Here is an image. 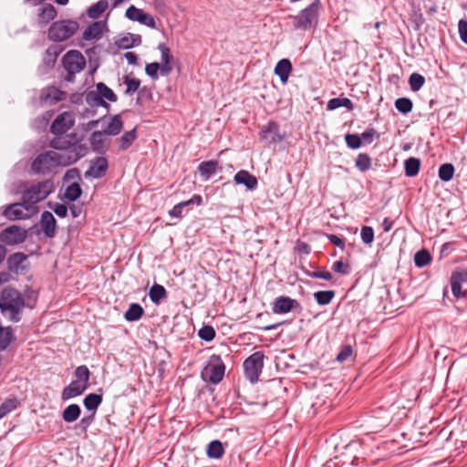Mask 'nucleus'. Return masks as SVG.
Listing matches in <instances>:
<instances>
[{
    "label": "nucleus",
    "mask_w": 467,
    "mask_h": 467,
    "mask_svg": "<svg viewBox=\"0 0 467 467\" xmlns=\"http://www.w3.org/2000/svg\"><path fill=\"white\" fill-rule=\"evenodd\" d=\"M78 137L71 132L65 137H54L49 141V147L55 150L39 153L32 161L31 170L36 174H49L59 166H69L76 163L88 152V146Z\"/></svg>",
    "instance_id": "f257e3e1"
},
{
    "label": "nucleus",
    "mask_w": 467,
    "mask_h": 467,
    "mask_svg": "<svg viewBox=\"0 0 467 467\" xmlns=\"http://www.w3.org/2000/svg\"><path fill=\"white\" fill-rule=\"evenodd\" d=\"M33 308L34 306L26 304L21 293L14 287H5L0 295V310L2 314L12 322H19L21 312L25 307Z\"/></svg>",
    "instance_id": "f03ea898"
},
{
    "label": "nucleus",
    "mask_w": 467,
    "mask_h": 467,
    "mask_svg": "<svg viewBox=\"0 0 467 467\" xmlns=\"http://www.w3.org/2000/svg\"><path fill=\"white\" fill-rule=\"evenodd\" d=\"M322 8L321 1L314 0L297 15L292 16L294 29L308 31L313 27L315 28L317 26Z\"/></svg>",
    "instance_id": "7ed1b4c3"
},
{
    "label": "nucleus",
    "mask_w": 467,
    "mask_h": 467,
    "mask_svg": "<svg viewBox=\"0 0 467 467\" xmlns=\"http://www.w3.org/2000/svg\"><path fill=\"white\" fill-rule=\"evenodd\" d=\"M54 189L51 180H45L31 185L22 194L23 207L29 210L34 204L45 200Z\"/></svg>",
    "instance_id": "20e7f679"
},
{
    "label": "nucleus",
    "mask_w": 467,
    "mask_h": 467,
    "mask_svg": "<svg viewBox=\"0 0 467 467\" xmlns=\"http://www.w3.org/2000/svg\"><path fill=\"white\" fill-rule=\"evenodd\" d=\"M79 24L75 20L62 19L51 24L47 37L53 42H63L69 39L78 29Z\"/></svg>",
    "instance_id": "39448f33"
},
{
    "label": "nucleus",
    "mask_w": 467,
    "mask_h": 467,
    "mask_svg": "<svg viewBox=\"0 0 467 467\" xmlns=\"http://www.w3.org/2000/svg\"><path fill=\"white\" fill-rule=\"evenodd\" d=\"M265 355L263 351H256L250 355L244 361V371L246 379L254 384L258 381L259 376L264 368Z\"/></svg>",
    "instance_id": "423d86ee"
},
{
    "label": "nucleus",
    "mask_w": 467,
    "mask_h": 467,
    "mask_svg": "<svg viewBox=\"0 0 467 467\" xmlns=\"http://www.w3.org/2000/svg\"><path fill=\"white\" fill-rule=\"evenodd\" d=\"M225 365L220 355L213 354L208 360L206 371H202V378L212 384H218L224 377Z\"/></svg>",
    "instance_id": "0eeeda50"
},
{
    "label": "nucleus",
    "mask_w": 467,
    "mask_h": 467,
    "mask_svg": "<svg viewBox=\"0 0 467 467\" xmlns=\"http://www.w3.org/2000/svg\"><path fill=\"white\" fill-rule=\"evenodd\" d=\"M260 140L268 147L283 141L285 139V132H280V126L276 121L270 120L259 132Z\"/></svg>",
    "instance_id": "6e6552de"
},
{
    "label": "nucleus",
    "mask_w": 467,
    "mask_h": 467,
    "mask_svg": "<svg viewBox=\"0 0 467 467\" xmlns=\"http://www.w3.org/2000/svg\"><path fill=\"white\" fill-rule=\"evenodd\" d=\"M75 124V117L72 112L65 111L60 113L53 120L50 126V132L56 135L55 137H65Z\"/></svg>",
    "instance_id": "1a4fd4ad"
},
{
    "label": "nucleus",
    "mask_w": 467,
    "mask_h": 467,
    "mask_svg": "<svg viewBox=\"0 0 467 467\" xmlns=\"http://www.w3.org/2000/svg\"><path fill=\"white\" fill-rule=\"evenodd\" d=\"M302 309L301 304L296 299L286 296H280L272 302V312L276 315H285L291 311L299 314Z\"/></svg>",
    "instance_id": "9d476101"
},
{
    "label": "nucleus",
    "mask_w": 467,
    "mask_h": 467,
    "mask_svg": "<svg viewBox=\"0 0 467 467\" xmlns=\"http://www.w3.org/2000/svg\"><path fill=\"white\" fill-rule=\"evenodd\" d=\"M62 65L65 70L72 75L84 69L86 59L78 50H69L63 56Z\"/></svg>",
    "instance_id": "9b49d317"
},
{
    "label": "nucleus",
    "mask_w": 467,
    "mask_h": 467,
    "mask_svg": "<svg viewBox=\"0 0 467 467\" xmlns=\"http://www.w3.org/2000/svg\"><path fill=\"white\" fill-rule=\"evenodd\" d=\"M27 237V231L18 225H10L0 233V242L7 245L22 244Z\"/></svg>",
    "instance_id": "f8f14e48"
},
{
    "label": "nucleus",
    "mask_w": 467,
    "mask_h": 467,
    "mask_svg": "<svg viewBox=\"0 0 467 467\" xmlns=\"http://www.w3.org/2000/svg\"><path fill=\"white\" fill-rule=\"evenodd\" d=\"M451 293L456 299L467 298V269L453 271L450 278Z\"/></svg>",
    "instance_id": "ddd939ff"
},
{
    "label": "nucleus",
    "mask_w": 467,
    "mask_h": 467,
    "mask_svg": "<svg viewBox=\"0 0 467 467\" xmlns=\"http://www.w3.org/2000/svg\"><path fill=\"white\" fill-rule=\"evenodd\" d=\"M125 16L131 21H137L150 28H156L154 17L150 14L145 13L142 9L137 8L134 5H130L127 8Z\"/></svg>",
    "instance_id": "4468645a"
},
{
    "label": "nucleus",
    "mask_w": 467,
    "mask_h": 467,
    "mask_svg": "<svg viewBox=\"0 0 467 467\" xmlns=\"http://www.w3.org/2000/svg\"><path fill=\"white\" fill-rule=\"evenodd\" d=\"M109 169V161L106 157L99 156L94 158L90 161V166L88 171H85L86 178L99 179L105 176Z\"/></svg>",
    "instance_id": "2eb2a0df"
},
{
    "label": "nucleus",
    "mask_w": 467,
    "mask_h": 467,
    "mask_svg": "<svg viewBox=\"0 0 467 467\" xmlns=\"http://www.w3.org/2000/svg\"><path fill=\"white\" fill-rule=\"evenodd\" d=\"M234 182L237 185H244L250 192L255 191L258 187L257 178L245 170L237 171L234 176Z\"/></svg>",
    "instance_id": "dca6fc26"
},
{
    "label": "nucleus",
    "mask_w": 467,
    "mask_h": 467,
    "mask_svg": "<svg viewBox=\"0 0 467 467\" xmlns=\"http://www.w3.org/2000/svg\"><path fill=\"white\" fill-rule=\"evenodd\" d=\"M198 172L202 181L207 182L212 176H213L216 172L222 171V167L219 165V162L215 160L204 161H202L198 165Z\"/></svg>",
    "instance_id": "f3484780"
},
{
    "label": "nucleus",
    "mask_w": 467,
    "mask_h": 467,
    "mask_svg": "<svg viewBox=\"0 0 467 467\" xmlns=\"http://www.w3.org/2000/svg\"><path fill=\"white\" fill-rule=\"evenodd\" d=\"M40 225L46 237L53 238L57 234V220L48 211H44L40 218Z\"/></svg>",
    "instance_id": "a211bd4d"
},
{
    "label": "nucleus",
    "mask_w": 467,
    "mask_h": 467,
    "mask_svg": "<svg viewBox=\"0 0 467 467\" xmlns=\"http://www.w3.org/2000/svg\"><path fill=\"white\" fill-rule=\"evenodd\" d=\"M292 70L293 65L290 59L282 58L276 63L274 73L279 78L283 85H286Z\"/></svg>",
    "instance_id": "6ab92c4d"
},
{
    "label": "nucleus",
    "mask_w": 467,
    "mask_h": 467,
    "mask_svg": "<svg viewBox=\"0 0 467 467\" xmlns=\"http://www.w3.org/2000/svg\"><path fill=\"white\" fill-rule=\"evenodd\" d=\"M104 132L95 130L89 137V143L94 152L99 154H105L108 150V147L105 145Z\"/></svg>",
    "instance_id": "aec40b11"
},
{
    "label": "nucleus",
    "mask_w": 467,
    "mask_h": 467,
    "mask_svg": "<svg viewBox=\"0 0 467 467\" xmlns=\"http://www.w3.org/2000/svg\"><path fill=\"white\" fill-rule=\"evenodd\" d=\"M88 388L84 387L80 383L76 382L75 380L71 381L70 384L66 386L61 392V400H67L69 399L80 396L83 394Z\"/></svg>",
    "instance_id": "412c9836"
},
{
    "label": "nucleus",
    "mask_w": 467,
    "mask_h": 467,
    "mask_svg": "<svg viewBox=\"0 0 467 467\" xmlns=\"http://www.w3.org/2000/svg\"><path fill=\"white\" fill-rule=\"evenodd\" d=\"M40 98L47 102L57 103L66 99V92L51 86L42 91Z\"/></svg>",
    "instance_id": "4be33fe9"
},
{
    "label": "nucleus",
    "mask_w": 467,
    "mask_h": 467,
    "mask_svg": "<svg viewBox=\"0 0 467 467\" xmlns=\"http://www.w3.org/2000/svg\"><path fill=\"white\" fill-rule=\"evenodd\" d=\"M141 43V36L140 35H133L127 33L126 35L119 36L115 44L119 48L129 49L133 47L139 46Z\"/></svg>",
    "instance_id": "5701e85b"
},
{
    "label": "nucleus",
    "mask_w": 467,
    "mask_h": 467,
    "mask_svg": "<svg viewBox=\"0 0 467 467\" xmlns=\"http://www.w3.org/2000/svg\"><path fill=\"white\" fill-rule=\"evenodd\" d=\"M104 26L105 24L101 21L93 22L84 30L82 38L87 41L99 38L102 35Z\"/></svg>",
    "instance_id": "b1692460"
},
{
    "label": "nucleus",
    "mask_w": 467,
    "mask_h": 467,
    "mask_svg": "<svg viewBox=\"0 0 467 467\" xmlns=\"http://www.w3.org/2000/svg\"><path fill=\"white\" fill-rule=\"evenodd\" d=\"M57 12L52 4L44 5L38 12L37 19L39 24L47 25L49 22L55 19Z\"/></svg>",
    "instance_id": "393cba45"
},
{
    "label": "nucleus",
    "mask_w": 467,
    "mask_h": 467,
    "mask_svg": "<svg viewBox=\"0 0 467 467\" xmlns=\"http://www.w3.org/2000/svg\"><path fill=\"white\" fill-rule=\"evenodd\" d=\"M421 161L420 158L410 157L404 161V174L409 178L415 177L420 171Z\"/></svg>",
    "instance_id": "a878e982"
},
{
    "label": "nucleus",
    "mask_w": 467,
    "mask_h": 467,
    "mask_svg": "<svg viewBox=\"0 0 467 467\" xmlns=\"http://www.w3.org/2000/svg\"><path fill=\"white\" fill-rule=\"evenodd\" d=\"M202 203V197L200 194H193L189 200L177 202V218L182 216L183 209L187 211L200 206Z\"/></svg>",
    "instance_id": "bb28decb"
},
{
    "label": "nucleus",
    "mask_w": 467,
    "mask_h": 467,
    "mask_svg": "<svg viewBox=\"0 0 467 467\" xmlns=\"http://www.w3.org/2000/svg\"><path fill=\"white\" fill-rule=\"evenodd\" d=\"M224 453L223 442L219 440L210 441L206 447V455L209 459L219 460Z\"/></svg>",
    "instance_id": "cd10ccee"
},
{
    "label": "nucleus",
    "mask_w": 467,
    "mask_h": 467,
    "mask_svg": "<svg viewBox=\"0 0 467 467\" xmlns=\"http://www.w3.org/2000/svg\"><path fill=\"white\" fill-rule=\"evenodd\" d=\"M102 400H103V396L102 394H99V393H89L88 394L84 400H83V404H84V407L88 410V411H91L93 413H96L98 408L99 407V405L102 403Z\"/></svg>",
    "instance_id": "c85d7f7f"
},
{
    "label": "nucleus",
    "mask_w": 467,
    "mask_h": 467,
    "mask_svg": "<svg viewBox=\"0 0 467 467\" xmlns=\"http://www.w3.org/2000/svg\"><path fill=\"white\" fill-rule=\"evenodd\" d=\"M123 129V121L120 115L117 114L111 117L110 122L103 130L105 135L116 136L120 133Z\"/></svg>",
    "instance_id": "c756f323"
},
{
    "label": "nucleus",
    "mask_w": 467,
    "mask_h": 467,
    "mask_svg": "<svg viewBox=\"0 0 467 467\" xmlns=\"http://www.w3.org/2000/svg\"><path fill=\"white\" fill-rule=\"evenodd\" d=\"M137 128L132 129L131 130L124 132L121 137L119 138V151H124L127 150L133 142L137 140Z\"/></svg>",
    "instance_id": "7c9ffc66"
},
{
    "label": "nucleus",
    "mask_w": 467,
    "mask_h": 467,
    "mask_svg": "<svg viewBox=\"0 0 467 467\" xmlns=\"http://www.w3.org/2000/svg\"><path fill=\"white\" fill-rule=\"evenodd\" d=\"M91 372L86 365H80L76 368L74 371V377L76 378L75 381L80 383L86 388L89 387V379H90Z\"/></svg>",
    "instance_id": "2f4dec72"
},
{
    "label": "nucleus",
    "mask_w": 467,
    "mask_h": 467,
    "mask_svg": "<svg viewBox=\"0 0 467 467\" xmlns=\"http://www.w3.org/2000/svg\"><path fill=\"white\" fill-rule=\"evenodd\" d=\"M81 414V409L78 404H70L62 411V419L67 423L76 421Z\"/></svg>",
    "instance_id": "473e14b6"
},
{
    "label": "nucleus",
    "mask_w": 467,
    "mask_h": 467,
    "mask_svg": "<svg viewBox=\"0 0 467 467\" xmlns=\"http://www.w3.org/2000/svg\"><path fill=\"white\" fill-rule=\"evenodd\" d=\"M340 107L346 108L348 110L351 111L354 109L353 102L348 98H333L327 101V110H335Z\"/></svg>",
    "instance_id": "72a5a7b5"
},
{
    "label": "nucleus",
    "mask_w": 467,
    "mask_h": 467,
    "mask_svg": "<svg viewBox=\"0 0 467 467\" xmlns=\"http://www.w3.org/2000/svg\"><path fill=\"white\" fill-rule=\"evenodd\" d=\"M144 313V309L140 304L132 303L125 312L124 317L129 322H135L140 320L143 317Z\"/></svg>",
    "instance_id": "f704fd0d"
},
{
    "label": "nucleus",
    "mask_w": 467,
    "mask_h": 467,
    "mask_svg": "<svg viewBox=\"0 0 467 467\" xmlns=\"http://www.w3.org/2000/svg\"><path fill=\"white\" fill-rule=\"evenodd\" d=\"M26 258L27 256L21 252L12 254L6 260L7 269L10 272L17 273L20 265Z\"/></svg>",
    "instance_id": "c9c22d12"
},
{
    "label": "nucleus",
    "mask_w": 467,
    "mask_h": 467,
    "mask_svg": "<svg viewBox=\"0 0 467 467\" xmlns=\"http://www.w3.org/2000/svg\"><path fill=\"white\" fill-rule=\"evenodd\" d=\"M21 206H23V202L8 205L4 212V215L9 220H20L26 218V214L23 213L22 209H20Z\"/></svg>",
    "instance_id": "e433bc0d"
},
{
    "label": "nucleus",
    "mask_w": 467,
    "mask_h": 467,
    "mask_svg": "<svg viewBox=\"0 0 467 467\" xmlns=\"http://www.w3.org/2000/svg\"><path fill=\"white\" fill-rule=\"evenodd\" d=\"M336 296L334 290H320L313 294L314 299L319 306L329 305Z\"/></svg>",
    "instance_id": "4c0bfd02"
},
{
    "label": "nucleus",
    "mask_w": 467,
    "mask_h": 467,
    "mask_svg": "<svg viewBox=\"0 0 467 467\" xmlns=\"http://www.w3.org/2000/svg\"><path fill=\"white\" fill-rule=\"evenodd\" d=\"M431 260L432 256L431 253L425 248L420 249L414 254V265L418 268L425 267L431 264Z\"/></svg>",
    "instance_id": "58836bf2"
},
{
    "label": "nucleus",
    "mask_w": 467,
    "mask_h": 467,
    "mask_svg": "<svg viewBox=\"0 0 467 467\" xmlns=\"http://www.w3.org/2000/svg\"><path fill=\"white\" fill-rule=\"evenodd\" d=\"M62 49L57 46H50L45 52L43 62L47 67H54Z\"/></svg>",
    "instance_id": "ea45409f"
},
{
    "label": "nucleus",
    "mask_w": 467,
    "mask_h": 467,
    "mask_svg": "<svg viewBox=\"0 0 467 467\" xmlns=\"http://www.w3.org/2000/svg\"><path fill=\"white\" fill-rule=\"evenodd\" d=\"M149 296L154 304L158 305L167 296V292L161 285L154 284L150 289Z\"/></svg>",
    "instance_id": "a19ab883"
},
{
    "label": "nucleus",
    "mask_w": 467,
    "mask_h": 467,
    "mask_svg": "<svg viewBox=\"0 0 467 467\" xmlns=\"http://www.w3.org/2000/svg\"><path fill=\"white\" fill-rule=\"evenodd\" d=\"M82 189L78 182H72L66 189L64 198L69 202L78 200L82 195Z\"/></svg>",
    "instance_id": "79ce46f5"
},
{
    "label": "nucleus",
    "mask_w": 467,
    "mask_h": 467,
    "mask_svg": "<svg viewBox=\"0 0 467 467\" xmlns=\"http://www.w3.org/2000/svg\"><path fill=\"white\" fill-rule=\"evenodd\" d=\"M455 168L451 163H443L439 167L438 176L441 182H448L452 180Z\"/></svg>",
    "instance_id": "37998d69"
},
{
    "label": "nucleus",
    "mask_w": 467,
    "mask_h": 467,
    "mask_svg": "<svg viewBox=\"0 0 467 467\" xmlns=\"http://www.w3.org/2000/svg\"><path fill=\"white\" fill-rule=\"evenodd\" d=\"M394 106L400 113L407 115L411 112L413 109V102L410 98L401 97L395 100Z\"/></svg>",
    "instance_id": "c03bdc74"
},
{
    "label": "nucleus",
    "mask_w": 467,
    "mask_h": 467,
    "mask_svg": "<svg viewBox=\"0 0 467 467\" xmlns=\"http://www.w3.org/2000/svg\"><path fill=\"white\" fill-rule=\"evenodd\" d=\"M86 101L89 105L100 106L106 109H109L110 107L107 101L101 99V96L97 88L86 94Z\"/></svg>",
    "instance_id": "a18cd8bd"
},
{
    "label": "nucleus",
    "mask_w": 467,
    "mask_h": 467,
    "mask_svg": "<svg viewBox=\"0 0 467 467\" xmlns=\"http://www.w3.org/2000/svg\"><path fill=\"white\" fill-rule=\"evenodd\" d=\"M371 163L372 160L368 153H359L355 160V167L361 172L368 171Z\"/></svg>",
    "instance_id": "49530a36"
},
{
    "label": "nucleus",
    "mask_w": 467,
    "mask_h": 467,
    "mask_svg": "<svg viewBox=\"0 0 467 467\" xmlns=\"http://www.w3.org/2000/svg\"><path fill=\"white\" fill-rule=\"evenodd\" d=\"M425 81L426 80H425L424 76H422L420 73L413 72L410 75L408 83H409L410 90L413 92H417L420 89H421V88L425 84Z\"/></svg>",
    "instance_id": "de8ad7c7"
},
{
    "label": "nucleus",
    "mask_w": 467,
    "mask_h": 467,
    "mask_svg": "<svg viewBox=\"0 0 467 467\" xmlns=\"http://www.w3.org/2000/svg\"><path fill=\"white\" fill-rule=\"evenodd\" d=\"M96 88L99 90V95L101 96V99H107L109 102H116L118 100L117 95L105 83L99 82L96 85Z\"/></svg>",
    "instance_id": "09e8293b"
},
{
    "label": "nucleus",
    "mask_w": 467,
    "mask_h": 467,
    "mask_svg": "<svg viewBox=\"0 0 467 467\" xmlns=\"http://www.w3.org/2000/svg\"><path fill=\"white\" fill-rule=\"evenodd\" d=\"M20 405V402L16 398L6 399L0 405V420L7 415L9 412L16 410Z\"/></svg>",
    "instance_id": "8fccbe9b"
},
{
    "label": "nucleus",
    "mask_w": 467,
    "mask_h": 467,
    "mask_svg": "<svg viewBox=\"0 0 467 467\" xmlns=\"http://www.w3.org/2000/svg\"><path fill=\"white\" fill-rule=\"evenodd\" d=\"M107 8L108 2L106 0H100L88 8V16L93 19L98 18Z\"/></svg>",
    "instance_id": "3c124183"
},
{
    "label": "nucleus",
    "mask_w": 467,
    "mask_h": 467,
    "mask_svg": "<svg viewBox=\"0 0 467 467\" xmlns=\"http://www.w3.org/2000/svg\"><path fill=\"white\" fill-rule=\"evenodd\" d=\"M302 272L307 277L316 278V279H323L326 281H333V275L328 271H325V270L309 271L303 267Z\"/></svg>",
    "instance_id": "603ef678"
},
{
    "label": "nucleus",
    "mask_w": 467,
    "mask_h": 467,
    "mask_svg": "<svg viewBox=\"0 0 467 467\" xmlns=\"http://www.w3.org/2000/svg\"><path fill=\"white\" fill-rule=\"evenodd\" d=\"M198 336L202 340L205 342H211L215 338L216 332L213 326L203 325L199 329Z\"/></svg>",
    "instance_id": "864d4df0"
},
{
    "label": "nucleus",
    "mask_w": 467,
    "mask_h": 467,
    "mask_svg": "<svg viewBox=\"0 0 467 467\" xmlns=\"http://www.w3.org/2000/svg\"><path fill=\"white\" fill-rule=\"evenodd\" d=\"M345 142L350 150H358L362 146L361 137L358 133H347L345 135Z\"/></svg>",
    "instance_id": "5fc2aeb1"
},
{
    "label": "nucleus",
    "mask_w": 467,
    "mask_h": 467,
    "mask_svg": "<svg viewBox=\"0 0 467 467\" xmlns=\"http://www.w3.org/2000/svg\"><path fill=\"white\" fill-rule=\"evenodd\" d=\"M375 234L371 226H362L360 230V238L366 245H371L374 241Z\"/></svg>",
    "instance_id": "6e6d98bb"
},
{
    "label": "nucleus",
    "mask_w": 467,
    "mask_h": 467,
    "mask_svg": "<svg viewBox=\"0 0 467 467\" xmlns=\"http://www.w3.org/2000/svg\"><path fill=\"white\" fill-rule=\"evenodd\" d=\"M331 269L339 275H348L351 273V266L348 263H345L342 260L335 261L331 266Z\"/></svg>",
    "instance_id": "4d7b16f0"
},
{
    "label": "nucleus",
    "mask_w": 467,
    "mask_h": 467,
    "mask_svg": "<svg viewBox=\"0 0 467 467\" xmlns=\"http://www.w3.org/2000/svg\"><path fill=\"white\" fill-rule=\"evenodd\" d=\"M95 414L91 412V414L84 416L80 421L76 425L75 429L79 430L80 433L86 434L88 427L93 423L95 419Z\"/></svg>",
    "instance_id": "13d9d810"
},
{
    "label": "nucleus",
    "mask_w": 467,
    "mask_h": 467,
    "mask_svg": "<svg viewBox=\"0 0 467 467\" xmlns=\"http://www.w3.org/2000/svg\"><path fill=\"white\" fill-rule=\"evenodd\" d=\"M123 82L127 86L125 94H131L136 92L140 86V80L139 78H130V76H125Z\"/></svg>",
    "instance_id": "bf43d9fd"
},
{
    "label": "nucleus",
    "mask_w": 467,
    "mask_h": 467,
    "mask_svg": "<svg viewBox=\"0 0 467 467\" xmlns=\"http://www.w3.org/2000/svg\"><path fill=\"white\" fill-rule=\"evenodd\" d=\"M362 144H370L375 139L379 138V134L374 128L366 129L361 134Z\"/></svg>",
    "instance_id": "052dcab7"
},
{
    "label": "nucleus",
    "mask_w": 467,
    "mask_h": 467,
    "mask_svg": "<svg viewBox=\"0 0 467 467\" xmlns=\"http://www.w3.org/2000/svg\"><path fill=\"white\" fill-rule=\"evenodd\" d=\"M47 206L51 208L54 213L60 218H65L67 216V206L65 203H53L49 202Z\"/></svg>",
    "instance_id": "680f3d73"
},
{
    "label": "nucleus",
    "mask_w": 467,
    "mask_h": 467,
    "mask_svg": "<svg viewBox=\"0 0 467 467\" xmlns=\"http://www.w3.org/2000/svg\"><path fill=\"white\" fill-rule=\"evenodd\" d=\"M353 353V348L350 345H344L341 347L339 352L337 353L336 357V360L337 362H344L346 361Z\"/></svg>",
    "instance_id": "e2e57ef3"
},
{
    "label": "nucleus",
    "mask_w": 467,
    "mask_h": 467,
    "mask_svg": "<svg viewBox=\"0 0 467 467\" xmlns=\"http://www.w3.org/2000/svg\"><path fill=\"white\" fill-rule=\"evenodd\" d=\"M324 234L332 244H334L335 246H337V248H339L342 251L345 250L346 244H345L344 238H341V237H339L336 234Z\"/></svg>",
    "instance_id": "0e129e2a"
},
{
    "label": "nucleus",
    "mask_w": 467,
    "mask_h": 467,
    "mask_svg": "<svg viewBox=\"0 0 467 467\" xmlns=\"http://www.w3.org/2000/svg\"><path fill=\"white\" fill-rule=\"evenodd\" d=\"M159 68H161V64L158 62H152L146 65L145 72L152 79H157Z\"/></svg>",
    "instance_id": "69168bd1"
},
{
    "label": "nucleus",
    "mask_w": 467,
    "mask_h": 467,
    "mask_svg": "<svg viewBox=\"0 0 467 467\" xmlns=\"http://www.w3.org/2000/svg\"><path fill=\"white\" fill-rule=\"evenodd\" d=\"M458 29L461 41L467 45V20L461 19L458 23Z\"/></svg>",
    "instance_id": "338daca9"
},
{
    "label": "nucleus",
    "mask_w": 467,
    "mask_h": 467,
    "mask_svg": "<svg viewBox=\"0 0 467 467\" xmlns=\"http://www.w3.org/2000/svg\"><path fill=\"white\" fill-rule=\"evenodd\" d=\"M296 250L302 254H309L311 253V246L303 241L297 240L296 244Z\"/></svg>",
    "instance_id": "774afa93"
}]
</instances>
